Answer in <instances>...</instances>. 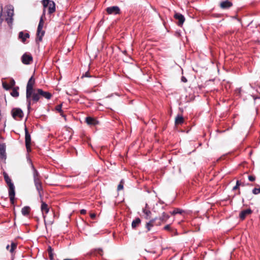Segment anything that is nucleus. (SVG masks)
Returning a JSON list of instances; mask_svg holds the SVG:
<instances>
[{
    "instance_id": "nucleus-1",
    "label": "nucleus",
    "mask_w": 260,
    "mask_h": 260,
    "mask_svg": "<svg viewBox=\"0 0 260 260\" xmlns=\"http://www.w3.org/2000/svg\"><path fill=\"white\" fill-rule=\"evenodd\" d=\"M35 83V79L33 76H31L29 79L26 86V98L27 103V108L28 110L30 108L31 98L34 94V92L36 90L34 89V85Z\"/></svg>"
},
{
    "instance_id": "nucleus-2",
    "label": "nucleus",
    "mask_w": 260,
    "mask_h": 260,
    "mask_svg": "<svg viewBox=\"0 0 260 260\" xmlns=\"http://www.w3.org/2000/svg\"><path fill=\"white\" fill-rule=\"evenodd\" d=\"M41 97L47 100H50L52 97V94L48 91H43L42 89H37L34 92V94L31 98V102L37 103Z\"/></svg>"
},
{
    "instance_id": "nucleus-3",
    "label": "nucleus",
    "mask_w": 260,
    "mask_h": 260,
    "mask_svg": "<svg viewBox=\"0 0 260 260\" xmlns=\"http://www.w3.org/2000/svg\"><path fill=\"white\" fill-rule=\"evenodd\" d=\"M14 15V8L12 6H8L7 7V11L6 13H4V14L1 13L0 15V18L1 20V21L3 20H5L8 24L11 26L13 23V16Z\"/></svg>"
},
{
    "instance_id": "nucleus-4",
    "label": "nucleus",
    "mask_w": 260,
    "mask_h": 260,
    "mask_svg": "<svg viewBox=\"0 0 260 260\" xmlns=\"http://www.w3.org/2000/svg\"><path fill=\"white\" fill-rule=\"evenodd\" d=\"M3 175L5 180L9 186V196L10 197V202L12 204H14L15 195L14 185L12 182L11 180L9 178L8 175L6 172H4Z\"/></svg>"
},
{
    "instance_id": "nucleus-5",
    "label": "nucleus",
    "mask_w": 260,
    "mask_h": 260,
    "mask_svg": "<svg viewBox=\"0 0 260 260\" xmlns=\"http://www.w3.org/2000/svg\"><path fill=\"white\" fill-rule=\"evenodd\" d=\"M42 3L44 7L43 15H45L46 8H48V13L51 14L55 12L56 10L55 3L50 0H42Z\"/></svg>"
},
{
    "instance_id": "nucleus-6",
    "label": "nucleus",
    "mask_w": 260,
    "mask_h": 260,
    "mask_svg": "<svg viewBox=\"0 0 260 260\" xmlns=\"http://www.w3.org/2000/svg\"><path fill=\"white\" fill-rule=\"evenodd\" d=\"M45 15H42L39 23L38 26L37 28V38H36V41L37 42H41L42 40V37L44 35L45 31L42 30L43 25H44V20H43V17Z\"/></svg>"
},
{
    "instance_id": "nucleus-7",
    "label": "nucleus",
    "mask_w": 260,
    "mask_h": 260,
    "mask_svg": "<svg viewBox=\"0 0 260 260\" xmlns=\"http://www.w3.org/2000/svg\"><path fill=\"white\" fill-rule=\"evenodd\" d=\"M25 143L27 151L28 152L30 151L31 137L26 126H25Z\"/></svg>"
},
{
    "instance_id": "nucleus-8",
    "label": "nucleus",
    "mask_w": 260,
    "mask_h": 260,
    "mask_svg": "<svg viewBox=\"0 0 260 260\" xmlns=\"http://www.w3.org/2000/svg\"><path fill=\"white\" fill-rule=\"evenodd\" d=\"M12 117L15 119H21L23 116V113L20 108H13L11 111Z\"/></svg>"
},
{
    "instance_id": "nucleus-9",
    "label": "nucleus",
    "mask_w": 260,
    "mask_h": 260,
    "mask_svg": "<svg viewBox=\"0 0 260 260\" xmlns=\"http://www.w3.org/2000/svg\"><path fill=\"white\" fill-rule=\"evenodd\" d=\"M21 61L24 64H29L32 61V57L30 54L25 53L21 57Z\"/></svg>"
},
{
    "instance_id": "nucleus-10",
    "label": "nucleus",
    "mask_w": 260,
    "mask_h": 260,
    "mask_svg": "<svg viewBox=\"0 0 260 260\" xmlns=\"http://www.w3.org/2000/svg\"><path fill=\"white\" fill-rule=\"evenodd\" d=\"M34 183H35L36 188L38 191L39 196L41 198H42V195H43V190L42 184L40 179H35V180H34Z\"/></svg>"
},
{
    "instance_id": "nucleus-11",
    "label": "nucleus",
    "mask_w": 260,
    "mask_h": 260,
    "mask_svg": "<svg viewBox=\"0 0 260 260\" xmlns=\"http://www.w3.org/2000/svg\"><path fill=\"white\" fill-rule=\"evenodd\" d=\"M106 12L109 15H116L120 14V10L118 6H112L108 7L106 9Z\"/></svg>"
},
{
    "instance_id": "nucleus-12",
    "label": "nucleus",
    "mask_w": 260,
    "mask_h": 260,
    "mask_svg": "<svg viewBox=\"0 0 260 260\" xmlns=\"http://www.w3.org/2000/svg\"><path fill=\"white\" fill-rule=\"evenodd\" d=\"M157 219V218H153L150 220L149 221L146 222V227L148 231H149L151 228L154 225L159 226L161 225V222H155Z\"/></svg>"
},
{
    "instance_id": "nucleus-13",
    "label": "nucleus",
    "mask_w": 260,
    "mask_h": 260,
    "mask_svg": "<svg viewBox=\"0 0 260 260\" xmlns=\"http://www.w3.org/2000/svg\"><path fill=\"white\" fill-rule=\"evenodd\" d=\"M41 203H42V204H41V211H42V214L43 215L44 221L45 222V218H46V216L44 214H47L48 213V212L49 211V208L48 205L47 204H46L45 202H44L42 201Z\"/></svg>"
},
{
    "instance_id": "nucleus-14",
    "label": "nucleus",
    "mask_w": 260,
    "mask_h": 260,
    "mask_svg": "<svg viewBox=\"0 0 260 260\" xmlns=\"http://www.w3.org/2000/svg\"><path fill=\"white\" fill-rule=\"evenodd\" d=\"M174 18L178 20L177 24L179 26H181L185 21V18L183 15L178 13H175L174 16Z\"/></svg>"
},
{
    "instance_id": "nucleus-15",
    "label": "nucleus",
    "mask_w": 260,
    "mask_h": 260,
    "mask_svg": "<svg viewBox=\"0 0 260 260\" xmlns=\"http://www.w3.org/2000/svg\"><path fill=\"white\" fill-rule=\"evenodd\" d=\"M29 38V35L28 33L26 32L24 33L23 31H20L18 35V38L19 39L21 40V41L23 43H25L26 41V40Z\"/></svg>"
},
{
    "instance_id": "nucleus-16",
    "label": "nucleus",
    "mask_w": 260,
    "mask_h": 260,
    "mask_svg": "<svg viewBox=\"0 0 260 260\" xmlns=\"http://www.w3.org/2000/svg\"><path fill=\"white\" fill-rule=\"evenodd\" d=\"M251 213V210L250 209H247L246 210H243L242 211H241L239 216L240 218L243 220L247 215L250 214Z\"/></svg>"
},
{
    "instance_id": "nucleus-17",
    "label": "nucleus",
    "mask_w": 260,
    "mask_h": 260,
    "mask_svg": "<svg viewBox=\"0 0 260 260\" xmlns=\"http://www.w3.org/2000/svg\"><path fill=\"white\" fill-rule=\"evenodd\" d=\"M232 6V3L229 1H222L220 4V6L222 9H228Z\"/></svg>"
},
{
    "instance_id": "nucleus-18",
    "label": "nucleus",
    "mask_w": 260,
    "mask_h": 260,
    "mask_svg": "<svg viewBox=\"0 0 260 260\" xmlns=\"http://www.w3.org/2000/svg\"><path fill=\"white\" fill-rule=\"evenodd\" d=\"M169 218L170 216L168 214L165 212H163L161 216L158 218L159 221L158 222H161V223L166 222Z\"/></svg>"
},
{
    "instance_id": "nucleus-19",
    "label": "nucleus",
    "mask_w": 260,
    "mask_h": 260,
    "mask_svg": "<svg viewBox=\"0 0 260 260\" xmlns=\"http://www.w3.org/2000/svg\"><path fill=\"white\" fill-rule=\"evenodd\" d=\"M86 122L88 125H95L98 121L93 118L91 117H87L85 119Z\"/></svg>"
},
{
    "instance_id": "nucleus-20",
    "label": "nucleus",
    "mask_w": 260,
    "mask_h": 260,
    "mask_svg": "<svg viewBox=\"0 0 260 260\" xmlns=\"http://www.w3.org/2000/svg\"><path fill=\"white\" fill-rule=\"evenodd\" d=\"M30 211V208L28 206H25L21 210L22 214L24 216H27L29 214Z\"/></svg>"
},
{
    "instance_id": "nucleus-21",
    "label": "nucleus",
    "mask_w": 260,
    "mask_h": 260,
    "mask_svg": "<svg viewBox=\"0 0 260 260\" xmlns=\"http://www.w3.org/2000/svg\"><path fill=\"white\" fill-rule=\"evenodd\" d=\"M184 122L183 117L182 116L178 115L175 118V124H181Z\"/></svg>"
},
{
    "instance_id": "nucleus-22",
    "label": "nucleus",
    "mask_w": 260,
    "mask_h": 260,
    "mask_svg": "<svg viewBox=\"0 0 260 260\" xmlns=\"http://www.w3.org/2000/svg\"><path fill=\"white\" fill-rule=\"evenodd\" d=\"M0 156L2 158H5V146L4 144H0Z\"/></svg>"
},
{
    "instance_id": "nucleus-23",
    "label": "nucleus",
    "mask_w": 260,
    "mask_h": 260,
    "mask_svg": "<svg viewBox=\"0 0 260 260\" xmlns=\"http://www.w3.org/2000/svg\"><path fill=\"white\" fill-rule=\"evenodd\" d=\"M141 222V220L140 218H137L135 220H133L132 223V226L133 228L135 229L137 227Z\"/></svg>"
},
{
    "instance_id": "nucleus-24",
    "label": "nucleus",
    "mask_w": 260,
    "mask_h": 260,
    "mask_svg": "<svg viewBox=\"0 0 260 260\" xmlns=\"http://www.w3.org/2000/svg\"><path fill=\"white\" fill-rule=\"evenodd\" d=\"M18 87H14L13 88L11 94L13 97H18L19 96V92L18 91Z\"/></svg>"
},
{
    "instance_id": "nucleus-25",
    "label": "nucleus",
    "mask_w": 260,
    "mask_h": 260,
    "mask_svg": "<svg viewBox=\"0 0 260 260\" xmlns=\"http://www.w3.org/2000/svg\"><path fill=\"white\" fill-rule=\"evenodd\" d=\"M53 249L51 246H49L48 248V252L49 253V258L50 260H53L54 259V254L53 252Z\"/></svg>"
},
{
    "instance_id": "nucleus-26",
    "label": "nucleus",
    "mask_w": 260,
    "mask_h": 260,
    "mask_svg": "<svg viewBox=\"0 0 260 260\" xmlns=\"http://www.w3.org/2000/svg\"><path fill=\"white\" fill-rule=\"evenodd\" d=\"M143 212L145 215V218L149 219L150 218L151 212L149 210L145 208L143 210Z\"/></svg>"
},
{
    "instance_id": "nucleus-27",
    "label": "nucleus",
    "mask_w": 260,
    "mask_h": 260,
    "mask_svg": "<svg viewBox=\"0 0 260 260\" xmlns=\"http://www.w3.org/2000/svg\"><path fill=\"white\" fill-rule=\"evenodd\" d=\"M16 247H17V244L14 242H12L11 244V248L9 250L10 252L11 253H13L14 252V251L15 250V249L16 248Z\"/></svg>"
},
{
    "instance_id": "nucleus-28",
    "label": "nucleus",
    "mask_w": 260,
    "mask_h": 260,
    "mask_svg": "<svg viewBox=\"0 0 260 260\" xmlns=\"http://www.w3.org/2000/svg\"><path fill=\"white\" fill-rule=\"evenodd\" d=\"M61 108H62V105L60 104V105H57L56 107V111H58L59 113H60V115L62 116V117H65V115H63V114L62 113V110H61Z\"/></svg>"
},
{
    "instance_id": "nucleus-29",
    "label": "nucleus",
    "mask_w": 260,
    "mask_h": 260,
    "mask_svg": "<svg viewBox=\"0 0 260 260\" xmlns=\"http://www.w3.org/2000/svg\"><path fill=\"white\" fill-rule=\"evenodd\" d=\"M35 179H40V177L38 171L36 169H34V180H35Z\"/></svg>"
},
{
    "instance_id": "nucleus-30",
    "label": "nucleus",
    "mask_w": 260,
    "mask_h": 260,
    "mask_svg": "<svg viewBox=\"0 0 260 260\" xmlns=\"http://www.w3.org/2000/svg\"><path fill=\"white\" fill-rule=\"evenodd\" d=\"M123 183H124L123 180H121L119 184L118 185V187H117L118 190H121L123 188Z\"/></svg>"
},
{
    "instance_id": "nucleus-31",
    "label": "nucleus",
    "mask_w": 260,
    "mask_h": 260,
    "mask_svg": "<svg viewBox=\"0 0 260 260\" xmlns=\"http://www.w3.org/2000/svg\"><path fill=\"white\" fill-rule=\"evenodd\" d=\"M3 87L6 90H9L11 88V86H9L6 82H3Z\"/></svg>"
},
{
    "instance_id": "nucleus-32",
    "label": "nucleus",
    "mask_w": 260,
    "mask_h": 260,
    "mask_svg": "<svg viewBox=\"0 0 260 260\" xmlns=\"http://www.w3.org/2000/svg\"><path fill=\"white\" fill-rule=\"evenodd\" d=\"M252 192L254 194H257L258 193H260V187L258 188H253L252 189Z\"/></svg>"
},
{
    "instance_id": "nucleus-33",
    "label": "nucleus",
    "mask_w": 260,
    "mask_h": 260,
    "mask_svg": "<svg viewBox=\"0 0 260 260\" xmlns=\"http://www.w3.org/2000/svg\"><path fill=\"white\" fill-rule=\"evenodd\" d=\"M181 213H182V212H181V211L180 209H176L174 210L173 211L171 212V214L172 215H175V214H176L177 213L181 214Z\"/></svg>"
},
{
    "instance_id": "nucleus-34",
    "label": "nucleus",
    "mask_w": 260,
    "mask_h": 260,
    "mask_svg": "<svg viewBox=\"0 0 260 260\" xmlns=\"http://www.w3.org/2000/svg\"><path fill=\"white\" fill-rule=\"evenodd\" d=\"M240 185V182L239 180H237L236 182V185L233 187V190H236L239 188V186Z\"/></svg>"
},
{
    "instance_id": "nucleus-35",
    "label": "nucleus",
    "mask_w": 260,
    "mask_h": 260,
    "mask_svg": "<svg viewBox=\"0 0 260 260\" xmlns=\"http://www.w3.org/2000/svg\"><path fill=\"white\" fill-rule=\"evenodd\" d=\"M15 82L14 80L11 79L10 81V82L9 86H11V88H12V87H13L15 85Z\"/></svg>"
},
{
    "instance_id": "nucleus-36",
    "label": "nucleus",
    "mask_w": 260,
    "mask_h": 260,
    "mask_svg": "<svg viewBox=\"0 0 260 260\" xmlns=\"http://www.w3.org/2000/svg\"><path fill=\"white\" fill-rule=\"evenodd\" d=\"M90 77L91 76L89 75V72L88 71L86 72L83 75L82 78L83 77Z\"/></svg>"
},
{
    "instance_id": "nucleus-37",
    "label": "nucleus",
    "mask_w": 260,
    "mask_h": 260,
    "mask_svg": "<svg viewBox=\"0 0 260 260\" xmlns=\"http://www.w3.org/2000/svg\"><path fill=\"white\" fill-rule=\"evenodd\" d=\"M248 178L250 181H254L255 180V177L254 176H249Z\"/></svg>"
},
{
    "instance_id": "nucleus-38",
    "label": "nucleus",
    "mask_w": 260,
    "mask_h": 260,
    "mask_svg": "<svg viewBox=\"0 0 260 260\" xmlns=\"http://www.w3.org/2000/svg\"><path fill=\"white\" fill-rule=\"evenodd\" d=\"M164 229L167 231H170L171 230V226L170 224L166 225L164 226Z\"/></svg>"
},
{
    "instance_id": "nucleus-39",
    "label": "nucleus",
    "mask_w": 260,
    "mask_h": 260,
    "mask_svg": "<svg viewBox=\"0 0 260 260\" xmlns=\"http://www.w3.org/2000/svg\"><path fill=\"white\" fill-rule=\"evenodd\" d=\"M96 250H97L98 253L99 254H100L101 255H102V254H102V252H103V250H102V249H97Z\"/></svg>"
},
{
    "instance_id": "nucleus-40",
    "label": "nucleus",
    "mask_w": 260,
    "mask_h": 260,
    "mask_svg": "<svg viewBox=\"0 0 260 260\" xmlns=\"http://www.w3.org/2000/svg\"><path fill=\"white\" fill-rule=\"evenodd\" d=\"M95 213H90V216L92 219H94L95 217Z\"/></svg>"
},
{
    "instance_id": "nucleus-41",
    "label": "nucleus",
    "mask_w": 260,
    "mask_h": 260,
    "mask_svg": "<svg viewBox=\"0 0 260 260\" xmlns=\"http://www.w3.org/2000/svg\"><path fill=\"white\" fill-rule=\"evenodd\" d=\"M86 213V211L85 209H82L80 210V213L81 214H85Z\"/></svg>"
},
{
    "instance_id": "nucleus-42",
    "label": "nucleus",
    "mask_w": 260,
    "mask_h": 260,
    "mask_svg": "<svg viewBox=\"0 0 260 260\" xmlns=\"http://www.w3.org/2000/svg\"><path fill=\"white\" fill-rule=\"evenodd\" d=\"M181 80L182 81H183V82H187V79L184 77H182L181 78Z\"/></svg>"
},
{
    "instance_id": "nucleus-43",
    "label": "nucleus",
    "mask_w": 260,
    "mask_h": 260,
    "mask_svg": "<svg viewBox=\"0 0 260 260\" xmlns=\"http://www.w3.org/2000/svg\"><path fill=\"white\" fill-rule=\"evenodd\" d=\"M9 248H10V245H8L7 246V247H6V249H7V250H10V249H9Z\"/></svg>"
},
{
    "instance_id": "nucleus-44",
    "label": "nucleus",
    "mask_w": 260,
    "mask_h": 260,
    "mask_svg": "<svg viewBox=\"0 0 260 260\" xmlns=\"http://www.w3.org/2000/svg\"><path fill=\"white\" fill-rule=\"evenodd\" d=\"M63 260H73V259H64Z\"/></svg>"
}]
</instances>
